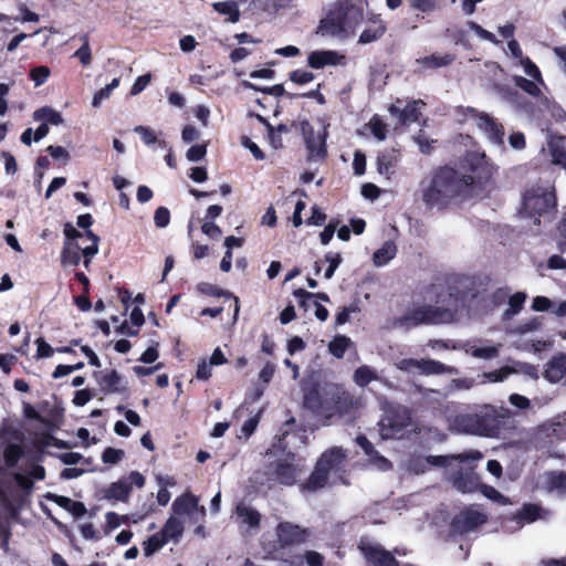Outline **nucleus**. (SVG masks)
Here are the masks:
<instances>
[{
    "label": "nucleus",
    "mask_w": 566,
    "mask_h": 566,
    "mask_svg": "<svg viewBox=\"0 0 566 566\" xmlns=\"http://www.w3.org/2000/svg\"><path fill=\"white\" fill-rule=\"evenodd\" d=\"M470 174L443 167L436 170L431 177L420 182V198L431 209H443L471 196L489 181L495 171V166L486 159L483 153H471L467 157Z\"/></svg>",
    "instance_id": "f257e3e1"
},
{
    "label": "nucleus",
    "mask_w": 566,
    "mask_h": 566,
    "mask_svg": "<svg viewBox=\"0 0 566 566\" xmlns=\"http://www.w3.org/2000/svg\"><path fill=\"white\" fill-rule=\"evenodd\" d=\"M510 410L492 405L476 406L471 411L448 416L450 428L459 433L495 438L500 434Z\"/></svg>",
    "instance_id": "f03ea898"
},
{
    "label": "nucleus",
    "mask_w": 566,
    "mask_h": 566,
    "mask_svg": "<svg viewBox=\"0 0 566 566\" xmlns=\"http://www.w3.org/2000/svg\"><path fill=\"white\" fill-rule=\"evenodd\" d=\"M483 458L479 451H469L462 454L446 457L432 455L419 459L410 467L416 473L423 472L427 465L443 467L447 469L452 485L463 492H472L479 484L470 462L480 461Z\"/></svg>",
    "instance_id": "7ed1b4c3"
},
{
    "label": "nucleus",
    "mask_w": 566,
    "mask_h": 566,
    "mask_svg": "<svg viewBox=\"0 0 566 566\" xmlns=\"http://www.w3.org/2000/svg\"><path fill=\"white\" fill-rule=\"evenodd\" d=\"M347 458V451L340 447H333L323 452L302 490L316 491L327 485L345 483Z\"/></svg>",
    "instance_id": "20e7f679"
},
{
    "label": "nucleus",
    "mask_w": 566,
    "mask_h": 566,
    "mask_svg": "<svg viewBox=\"0 0 566 566\" xmlns=\"http://www.w3.org/2000/svg\"><path fill=\"white\" fill-rule=\"evenodd\" d=\"M266 457L276 459L270 461L265 474L266 481H274L284 485H293L300 474L304 471V464L296 459L292 452H284L282 440L274 443L268 451Z\"/></svg>",
    "instance_id": "39448f33"
},
{
    "label": "nucleus",
    "mask_w": 566,
    "mask_h": 566,
    "mask_svg": "<svg viewBox=\"0 0 566 566\" xmlns=\"http://www.w3.org/2000/svg\"><path fill=\"white\" fill-rule=\"evenodd\" d=\"M453 319V313L448 308L422 305L408 310L395 321V326L409 329L420 324H444Z\"/></svg>",
    "instance_id": "423d86ee"
},
{
    "label": "nucleus",
    "mask_w": 566,
    "mask_h": 566,
    "mask_svg": "<svg viewBox=\"0 0 566 566\" xmlns=\"http://www.w3.org/2000/svg\"><path fill=\"white\" fill-rule=\"evenodd\" d=\"M300 128L310 158H323L326 154L327 126L317 119L314 123L302 120Z\"/></svg>",
    "instance_id": "0eeeda50"
},
{
    "label": "nucleus",
    "mask_w": 566,
    "mask_h": 566,
    "mask_svg": "<svg viewBox=\"0 0 566 566\" xmlns=\"http://www.w3.org/2000/svg\"><path fill=\"white\" fill-rule=\"evenodd\" d=\"M554 208L555 197L548 185L532 188L524 195L523 210L530 217H539Z\"/></svg>",
    "instance_id": "6e6552de"
},
{
    "label": "nucleus",
    "mask_w": 566,
    "mask_h": 566,
    "mask_svg": "<svg viewBox=\"0 0 566 566\" xmlns=\"http://www.w3.org/2000/svg\"><path fill=\"white\" fill-rule=\"evenodd\" d=\"M465 113V118L472 119L490 143L497 146L504 144L505 133L501 123L489 114L479 112L472 107H467Z\"/></svg>",
    "instance_id": "1a4fd4ad"
},
{
    "label": "nucleus",
    "mask_w": 566,
    "mask_h": 566,
    "mask_svg": "<svg viewBox=\"0 0 566 566\" xmlns=\"http://www.w3.org/2000/svg\"><path fill=\"white\" fill-rule=\"evenodd\" d=\"M410 412L405 407H398L388 412L379 423V432L382 439L401 438L403 429L410 426Z\"/></svg>",
    "instance_id": "9d476101"
},
{
    "label": "nucleus",
    "mask_w": 566,
    "mask_h": 566,
    "mask_svg": "<svg viewBox=\"0 0 566 566\" xmlns=\"http://www.w3.org/2000/svg\"><path fill=\"white\" fill-rule=\"evenodd\" d=\"M171 510L172 513L181 520H184V517H188L195 523L202 521L206 516L205 506L199 505V499L191 492H186L176 497Z\"/></svg>",
    "instance_id": "9b49d317"
},
{
    "label": "nucleus",
    "mask_w": 566,
    "mask_h": 566,
    "mask_svg": "<svg viewBox=\"0 0 566 566\" xmlns=\"http://www.w3.org/2000/svg\"><path fill=\"white\" fill-rule=\"evenodd\" d=\"M488 521L486 514L479 507L471 506L454 516L452 525L455 532L465 534L475 531Z\"/></svg>",
    "instance_id": "f8f14e48"
},
{
    "label": "nucleus",
    "mask_w": 566,
    "mask_h": 566,
    "mask_svg": "<svg viewBox=\"0 0 566 566\" xmlns=\"http://www.w3.org/2000/svg\"><path fill=\"white\" fill-rule=\"evenodd\" d=\"M275 534L276 544L273 546L274 549L302 544L308 535L305 528L290 522L279 523Z\"/></svg>",
    "instance_id": "ddd939ff"
},
{
    "label": "nucleus",
    "mask_w": 566,
    "mask_h": 566,
    "mask_svg": "<svg viewBox=\"0 0 566 566\" xmlns=\"http://www.w3.org/2000/svg\"><path fill=\"white\" fill-rule=\"evenodd\" d=\"M513 374H522L535 380L538 378V369L535 366L521 361L514 363L513 366H504L499 370L485 373L483 374V378L490 382H501Z\"/></svg>",
    "instance_id": "4468645a"
},
{
    "label": "nucleus",
    "mask_w": 566,
    "mask_h": 566,
    "mask_svg": "<svg viewBox=\"0 0 566 566\" xmlns=\"http://www.w3.org/2000/svg\"><path fill=\"white\" fill-rule=\"evenodd\" d=\"M335 12L340 17V21L344 23V28L349 34L354 32L364 15L361 6L354 3L352 0L340 2Z\"/></svg>",
    "instance_id": "2eb2a0df"
},
{
    "label": "nucleus",
    "mask_w": 566,
    "mask_h": 566,
    "mask_svg": "<svg viewBox=\"0 0 566 566\" xmlns=\"http://www.w3.org/2000/svg\"><path fill=\"white\" fill-rule=\"evenodd\" d=\"M423 105V102L419 99L402 106V101L397 99V102L389 107V113L391 116L396 117L401 125H408L418 120L420 107Z\"/></svg>",
    "instance_id": "dca6fc26"
},
{
    "label": "nucleus",
    "mask_w": 566,
    "mask_h": 566,
    "mask_svg": "<svg viewBox=\"0 0 566 566\" xmlns=\"http://www.w3.org/2000/svg\"><path fill=\"white\" fill-rule=\"evenodd\" d=\"M536 485L539 490L566 496V473L563 471L545 472L539 475Z\"/></svg>",
    "instance_id": "f3484780"
},
{
    "label": "nucleus",
    "mask_w": 566,
    "mask_h": 566,
    "mask_svg": "<svg viewBox=\"0 0 566 566\" xmlns=\"http://www.w3.org/2000/svg\"><path fill=\"white\" fill-rule=\"evenodd\" d=\"M235 516L238 524L244 532L259 530L261 514L254 507L245 503H239L235 507Z\"/></svg>",
    "instance_id": "a211bd4d"
},
{
    "label": "nucleus",
    "mask_w": 566,
    "mask_h": 566,
    "mask_svg": "<svg viewBox=\"0 0 566 566\" xmlns=\"http://www.w3.org/2000/svg\"><path fill=\"white\" fill-rule=\"evenodd\" d=\"M345 56L332 50H317L310 53L307 64L312 69L343 64Z\"/></svg>",
    "instance_id": "6ab92c4d"
},
{
    "label": "nucleus",
    "mask_w": 566,
    "mask_h": 566,
    "mask_svg": "<svg viewBox=\"0 0 566 566\" xmlns=\"http://www.w3.org/2000/svg\"><path fill=\"white\" fill-rule=\"evenodd\" d=\"M317 33L327 36L346 38L349 33L344 28L340 17L337 13L331 12L325 19L321 21Z\"/></svg>",
    "instance_id": "aec40b11"
},
{
    "label": "nucleus",
    "mask_w": 566,
    "mask_h": 566,
    "mask_svg": "<svg viewBox=\"0 0 566 566\" xmlns=\"http://www.w3.org/2000/svg\"><path fill=\"white\" fill-rule=\"evenodd\" d=\"M566 375V354L559 353L546 364L544 378L549 382H558Z\"/></svg>",
    "instance_id": "412c9836"
},
{
    "label": "nucleus",
    "mask_w": 566,
    "mask_h": 566,
    "mask_svg": "<svg viewBox=\"0 0 566 566\" xmlns=\"http://www.w3.org/2000/svg\"><path fill=\"white\" fill-rule=\"evenodd\" d=\"M357 443L363 448L365 453L368 455L369 464L375 467L379 471H387L391 468V463L385 457L380 455L378 451H376L373 444L368 441L367 438L359 436L357 437Z\"/></svg>",
    "instance_id": "4be33fe9"
},
{
    "label": "nucleus",
    "mask_w": 566,
    "mask_h": 566,
    "mask_svg": "<svg viewBox=\"0 0 566 566\" xmlns=\"http://www.w3.org/2000/svg\"><path fill=\"white\" fill-rule=\"evenodd\" d=\"M97 381L105 392H122L126 389V385L124 384L122 377L115 370L102 371Z\"/></svg>",
    "instance_id": "5701e85b"
},
{
    "label": "nucleus",
    "mask_w": 566,
    "mask_h": 566,
    "mask_svg": "<svg viewBox=\"0 0 566 566\" xmlns=\"http://www.w3.org/2000/svg\"><path fill=\"white\" fill-rule=\"evenodd\" d=\"M83 248L78 241L65 240L64 247L61 253V263L63 266H76L81 262L80 251L83 252Z\"/></svg>",
    "instance_id": "b1692460"
},
{
    "label": "nucleus",
    "mask_w": 566,
    "mask_h": 566,
    "mask_svg": "<svg viewBox=\"0 0 566 566\" xmlns=\"http://www.w3.org/2000/svg\"><path fill=\"white\" fill-rule=\"evenodd\" d=\"M418 373L420 375L430 376V375H453L457 374V369L444 365L438 360L433 359H420V366Z\"/></svg>",
    "instance_id": "393cba45"
},
{
    "label": "nucleus",
    "mask_w": 566,
    "mask_h": 566,
    "mask_svg": "<svg viewBox=\"0 0 566 566\" xmlns=\"http://www.w3.org/2000/svg\"><path fill=\"white\" fill-rule=\"evenodd\" d=\"M397 254V245L394 241L388 240L374 252L373 262L377 268L386 265Z\"/></svg>",
    "instance_id": "a878e982"
},
{
    "label": "nucleus",
    "mask_w": 566,
    "mask_h": 566,
    "mask_svg": "<svg viewBox=\"0 0 566 566\" xmlns=\"http://www.w3.org/2000/svg\"><path fill=\"white\" fill-rule=\"evenodd\" d=\"M185 528V520H181L177 515L172 513V515L167 520L164 528L161 531V535L166 538V541L175 539L177 541L184 532Z\"/></svg>",
    "instance_id": "bb28decb"
},
{
    "label": "nucleus",
    "mask_w": 566,
    "mask_h": 566,
    "mask_svg": "<svg viewBox=\"0 0 566 566\" xmlns=\"http://www.w3.org/2000/svg\"><path fill=\"white\" fill-rule=\"evenodd\" d=\"M386 31V27L380 19L371 20L369 25L361 32L359 43L367 44L380 39Z\"/></svg>",
    "instance_id": "cd10ccee"
},
{
    "label": "nucleus",
    "mask_w": 566,
    "mask_h": 566,
    "mask_svg": "<svg viewBox=\"0 0 566 566\" xmlns=\"http://www.w3.org/2000/svg\"><path fill=\"white\" fill-rule=\"evenodd\" d=\"M548 150L551 154L552 163L558 165L566 170V148L564 138H552L548 142Z\"/></svg>",
    "instance_id": "c85d7f7f"
},
{
    "label": "nucleus",
    "mask_w": 566,
    "mask_h": 566,
    "mask_svg": "<svg viewBox=\"0 0 566 566\" xmlns=\"http://www.w3.org/2000/svg\"><path fill=\"white\" fill-rule=\"evenodd\" d=\"M398 161V154L395 149L385 150L377 157V167L380 175L389 176Z\"/></svg>",
    "instance_id": "c756f323"
},
{
    "label": "nucleus",
    "mask_w": 566,
    "mask_h": 566,
    "mask_svg": "<svg viewBox=\"0 0 566 566\" xmlns=\"http://www.w3.org/2000/svg\"><path fill=\"white\" fill-rule=\"evenodd\" d=\"M212 7L218 13L227 15V22L235 23L240 20L239 6L234 1L214 2Z\"/></svg>",
    "instance_id": "7c9ffc66"
},
{
    "label": "nucleus",
    "mask_w": 566,
    "mask_h": 566,
    "mask_svg": "<svg viewBox=\"0 0 566 566\" xmlns=\"http://www.w3.org/2000/svg\"><path fill=\"white\" fill-rule=\"evenodd\" d=\"M54 502L60 506L70 512L74 517H81L86 513L84 503L73 501L66 496L55 495Z\"/></svg>",
    "instance_id": "2f4dec72"
},
{
    "label": "nucleus",
    "mask_w": 566,
    "mask_h": 566,
    "mask_svg": "<svg viewBox=\"0 0 566 566\" xmlns=\"http://www.w3.org/2000/svg\"><path fill=\"white\" fill-rule=\"evenodd\" d=\"M544 511L534 504L524 505L523 509L515 515V520L518 524L532 523L538 518L544 517Z\"/></svg>",
    "instance_id": "473e14b6"
},
{
    "label": "nucleus",
    "mask_w": 566,
    "mask_h": 566,
    "mask_svg": "<svg viewBox=\"0 0 566 566\" xmlns=\"http://www.w3.org/2000/svg\"><path fill=\"white\" fill-rule=\"evenodd\" d=\"M454 60V56L451 54L444 55H429L417 60V63L422 65L426 69H437L441 66H447L451 64Z\"/></svg>",
    "instance_id": "72a5a7b5"
},
{
    "label": "nucleus",
    "mask_w": 566,
    "mask_h": 566,
    "mask_svg": "<svg viewBox=\"0 0 566 566\" xmlns=\"http://www.w3.org/2000/svg\"><path fill=\"white\" fill-rule=\"evenodd\" d=\"M197 289H198V291L200 293L206 294V295L224 296V297H228V298H233L234 304H235L234 315L235 316L238 315V313H239V298L237 296H232L229 292L220 290L218 286H216V285H213L211 283H207V282L199 283Z\"/></svg>",
    "instance_id": "f704fd0d"
},
{
    "label": "nucleus",
    "mask_w": 566,
    "mask_h": 566,
    "mask_svg": "<svg viewBox=\"0 0 566 566\" xmlns=\"http://www.w3.org/2000/svg\"><path fill=\"white\" fill-rule=\"evenodd\" d=\"M33 118L35 120H44L48 125L51 124L57 126L63 124L62 115L57 111L48 106L36 109L33 113Z\"/></svg>",
    "instance_id": "c9c22d12"
},
{
    "label": "nucleus",
    "mask_w": 566,
    "mask_h": 566,
    "mask_svg": "<svg viewBox=\"0 0 566 566\" xmlns=\"http://www.w3.org/2000/svg\"><path fill=\"white\" fill-rule=\"evenodd\" d=\"M500 346H478L465 344V353L475 358L490 359L497 355Z\"/></svg>",
    "instance_id": "e433bc0d"
},
{
    "label": "nucleus",
    "mask_w": 566,
    "mask_h": 566,
    "mask_svg": "<svg viewBox=\"0 0 566 566\" xmlns=\"http://www.w3.org/2000/svg\"><path fill=\"white\" fill-rule=\"evenodd\" d=\"M132 491L130 484L125 481L113 483L106 491L107 499L125 501Z\"/></svg>",
    "instance_id": "4c0bfd02"
},
{
    "label": "nucleus",
    "mask_w": 566,
    "mask_h": 566,
    "mask_svg": "<svg viewBox=\"0 0 566 566\" xmlns=\"http://www.w3.org/2000/svg\"><path fill=\"white\" fill-rule=\"evenodd\" d=\"M377 379V373L369 366L363 365L354 373V381L359 387H365Z\"/></svg>",
    "instance_id": "58836bf2"
},
{
    "label": "nucleus",
    "mask_w": 566,
    "mask_h": 566,
    "mask_svg": "<svg viewBox=\"0 0 566 566\" xmlns=\"http://www.w3.org/2000/svg\"><path fill=\"white\" fill-rule=\"evenodd\" d=\"M526 294L524 292H516L509 298V308L505 311L504 316L510 318L517 315L526 301Z\"/></svg>",
    "instance_id": "ea45409f"
},
{
    "label": "nucleus",
    "mask_w": 566,
    "mask_h": 566,
    "mask_svg": "<svg viewBox=\"0 0 566 566\" xmlns=\"http://www.w3.org/2000/svg\"><path fill=\"white\" fill-rule=\"evenodd\" d=\"M166 538L161 533L150 536L148 539L143 542V552L146 557L151 556L155 552L160 549L166 543Z\"/></svg>",
    "instance_id": "a19ab883"
},
{
    "label": "nucleus",
    "mask_w": 566,
    "mask_h": 566,
    "mask_svg": "<svg viewBox=\"0 0 566 566\" xmlns=\"http://www.w3.org/2000/svg\"><path fill=\"white\" fill-rule=\"evenodd\" d=\"M541 326V319L538 317H532L516 325L514 328L511 329L510 333L514 335H525L527 333H532L539 329Z\"/></svg>",
    "instance_id": "79ce46f5"
},
{
    "label": "nucleus",
    "mask_w": 566,
    "mask_h": 566,
    "mask_svg": "<svg viewBox=\"0 0 566 566\" xmlns=\"http://www.w3.org/2000/svg\"><path fill=\"white\" fill-rule=\"evenodd\" d=\"M87 238L91 243L84 247L82 252L84 256V266L86 269L90 266L92 258L98 252V237L95 235L92 231H87Z\"/></svg>",
    "instance_id": "37998d69"
},
{
    "label": "nucleus",
    "mask_w": 566,
    "mask_h": 566,
    "mask_svg": "<svg viewBox=\"0 0 566 566\" xmlns=\"http://www.w3.org/2000/svg\"><path fill=\"white\" fill-rule=\"evenodd\" d=\"M350 344V339L346 336L339 335L336 336L331 343H329V352L332 355H334L337 358H342L348 348Z\"/></svg>",
    "instance_id": "c03bdc74"
},
{
    "label": "nucleus",
    "mask_w": 566,
    "mask_h": 566,
    "mask_svg": "<svg viewBox=\"0 0 566 566\" xmlns=\"http://www.w3.org/2000/svg\"><path fill=\"white\" fill-rule=\"evenodd\" d=\"M81 41L82 45L77 51H75L74 56L77 57L84 66H87L92 61V53L88 45L87 35H82Z\"/></svg>",
    "instance_id": "a18cd8bd"
},
{
    "label": "nucleus",
    "mask_w": 566,
    "mask_h": 566,
    "mask_svg": "<svg viewBox=\"0 0 566 566\" xmlns=\"http://www.w3.org/2000/svg\"><path fill=\"white\" fill-rule=\"evenodd\" d=\"M266 126H268V132H269V134H268L269 142H270L271 146L274 149H280L283 146L281 134L287 132L286 126L280 125L276 129L273 128L272 126H270L269 124H266Z\"/></svg>",
    "instance_id": "49530a36"
},
{
    "label": "nucleus",
    "mask_w": 566,
    "mask_h": 566,
    "mask_svg": "<svg viewBox=\"0 0 566 566\" xmlns=\"http://www.w3.org/2000/svg\"><path fill=\"white\" fill-rule=\"evenodd\" d=\"M134 132L140 136L142 140L144 142L145 145H147V146H150L153 144L159 145L160 140L157 138L156 133L151 128H149L147 126L138 125L134 128Z\"/></svg>",
    "instance_id": "de8ad7c7"
},
{
    "label": "nucleus",
    "mask_w": 566,
    "mask_h": 566,
    "mask_svg": "<svg viewBox=\"0 0 566 566\" xmlns=\"http://www.w3.org/2000/svg\"><path fill=\"white\" fill-rule=\"evenodd\" d=\"M367 127L378 140L386 138V124L378 116H374L367 124Z\"/></svg>",
    "instance_id": "09e8293b"
},
{
    "label": "nucleus",
    "mask_w": 566,
    "mask_h": 566,
    "mask_svg": "<svg viewBox=\"0 0 566 566\" xmlns=\"http://www.w3.org/2000/svg\"><path fill=\"white\" fill-rule=\"evenodd\" d=\"M325 261L328 263V268L326 269L324 276L329 280L338 268L342 258L339 253L331 251L325 254Z\"/></svg>",
    "instance_id": "8fccbe9b"
},
{
    "label": "nucleus",
    "mask_w": 566,
    "mask_h": 566,
    "mask_svg": "<svg viewBox=\"0 0 566 566\" xmlns=\"http://www.w3.org/2000/svg\"><path fill=\"white\" fill-rule=\"evenodd\" d=\"M50 73L51 72H50V69L48 66L40 65V66H36V67L31 70L30 76L33 80L34 85L35 86H40V85L45 83V81L50 76Z\"/></svg>",
    "instance_id": "3c124183"
},
{
    "label": "nucleus",
    "mask_w": 566,
    "mask_h": 566,
    "mask_svg": "<svg viewBox=\"0 0 566 566\" xmlns=\"http://www.w3.org/2000/svg\"><path fill=\"white\" fill-rule=\"evenodd\" d=\"M395 366L406 373H418L420 366V359L402 358L395 363Z\"/></svg>",
    "instance_id": "603ef678"
},
{
    "label": "nucleus",
    "mask_w": 566,
    "mask_h": 566,
    "mask_svg": "<svg viewBox=\"0 0 566 566\" xmlns=\"http://www.w3.org/2000/svg\"><path fill=\"white\" fill-rule=\"evenodd\" d=\"M515 83L523 91L527 92L531 95H537L539 93L538 84L534 80H527L522 76L515 77Z\"/></svg>",
    "instance_id": "864d4df0"
},
{
    "label": "nucleus",
    "mask_w": 566,
    "mask_h": 566,
    "mask_svg": "<svg viewBox=\"0 0 566 566\" xmlns=\"http://www.w3.org/2000/svg\"><path fill=\"white\" fill-rule=\"evenodd\" d=\"M468 27L470 28V30H472L482 40H485V41H489V42H492V43H495V44L499 43V41L495 39L493 33H491L490 31L483 29L478 23H475L473 21H470V22H468Z\"/></svg>",
    "instance_id": "5fc2aeb1"
},
{
    "label": "nucleus",
    "mask_w": 566,
    "mask_h": 566,
    "mask_svg": "<svg viewBox=\"0 0 566 566\" xmlns=\"http://www.w3.org/2000/svg\"><path fill=\"white\" fill-rule=\"evenodd\" d=\"M123 457H124L123 450L107 448L102 454V460L104 463L116 464L123 459Z\"/></svg>",
    "instance_id": "6e6d98bb"
},
{
    "label": "nucleus",
    "mask_w": 566,
    "mask_h": 566,
    "mask_svg": "<svg viewBox=\"0 0 566 566\" xmlns=\"http://www.w3.org/2000/svg\"><path fill=\"white\" fill-rule=\"evenodd\" d=\"M482 493L488 499H490L494 502H497L501 505L509 504V500L503 494H501L497 490H495L493 486L483 485Z\"/></svg>",
    "instance_id": "4d7b16f0"
},
{
    "label": "nucleus",
    "mask_w": 566,
    "mask_h": 566,
    "mask_svg": "<svg viewBox=\"0 0 566 566\" xmlns=\"http://www.w3.org/2000/svg\"><path fill=\"white\" fill-rule=\"evenodd\" d=\"M154 222L158 228H166L170 222V212L165 207L156 209L154 214Z\"/></svg>",
    "instance_id": "13d9d810"
},
{
    "label": "nucleus",
    "mask_w": 566,
    "mask_h": 566,
    "mask_svg": "<svg viewBox=\"0 0 566 566\" xmlns=\"http://www.w3.org/2000/svg\"><path fill=\"white\" fill-rule=\"evenodd\" d=\"M105 520H106L107 526L111 530H115V528L119 527L122 524L127 523L129 521V516L128 515H118L114 512H108L105 514Z\"/></svg>",
    "instance_id": "bf43d9fd"
},
{
    "label": "nucleus",
    "mask_w": 566,
    "mask_h": 566,
    "mask_svg": "<svg viewBox=\"0 0 566 566\" xmlns=\"http://www.w3.org/2000/svg\"><path fill=\"white\" fill-rule=\"evenodd\" d=\"M207 154V146L205 144L193 145L191 146L186 154V157L189 161H199Z\"/></svg>",
    "instance_id": "052dcab7"
},
{
    "label": "nucleus",
    "mask_w": 566,
    "mask_h": 566,
    "mask_svg": "<svg viewBox=\"0 0 566 566\" xmlns=\"http://www.w3.org/2000/svg\"><path fill=\"white\" fill-rule=\"evenodd\" d=\"M290 80L296 84H306L314 80V74L305 70H295L291 72Z\"/></svg>",
    "instance_id": "680f3d73"
},
{
    "label": "nucleus",
    "mask_w": 566,
    "mask_h": 566,
    "mask_svg": "<svg viewBox=\"0 0 566 566\" xmlns=\"http://www.w3.org/2000/svg\"><path fill=\"white\" fill-rule=\"evenodd\" d=\"M553 302L546 296H536L533 298L532 310L535 312H546L549 310L553 311Z\"/></svg>",
    "instance_id": "e2e57ef3"
},
{
    "label": "nucleus",
    "mask_w": 566,
    "mask_h": 566,
    "mask_svg": "<svg viewBox=\"0 0 566 566\" xmlns=\"http://www.w3.org/2000/svg\"><path fill=\"white\" fill-rule=\"evenodd\" d=\"M294 296L297 298L300 305L305 307V308H307L311 305L314 306V302H316L314 293L307 292V291L302 290V289L296 290L294 292Z\"/></svg>",
    "instance_id": "0e129e2a"
},
{
    "label": "nucleus",
    "mask_w": 566,
    "mask_h": 566,
    "mask_svg": "<svg viewBox=\"0 0 566 566\" xmlns=\"http://www.w3.org/2000/svg\"><path fill=\"white\" fill-rule=\"evenodd\" d=\"M359 308L357 305L344 306L339 310L335 317V322L337 325H343L348 322L350 314L358 312Z\"/></svg>",
    "instance_id": "69168bd1"
},
{
    "label": "nucleus",
    "mask_w": 566,
    "mask_h": 566,
    "mask_svg": "<svg viewBox=\"0 0 566 566\" xmlns=\"http://www.w3.org/2000/svg\"><path fill=\"white\" fill-rule=\"evenodd\" d=\"M275 373V365L266 361L261 371L259 373V380L266 386Z\"/></svg>",
    "instance_id": "338daca9"
},
{
    "label": "nucleus",
    "mask_w": 566,
    "mask_h": 566,
    "mask_svg": "<svg viewBox=\"0 0 566 566\" xmlns=\"http://www.w3.org/2000/svg\"><path fill=\"white\" fill-rule=\"evenodd\" d=\"M520 63L524 67V72L526 73V75H528L533 80L541 81V73L537 66L528 57H525Z\"/></svg>",
    "instance_id": "774afa93"
}]
</instances>
